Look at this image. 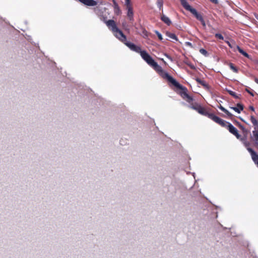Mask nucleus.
I'll list each match as a JSON object with an SVG mask.
<instances>
[{
  "label": "nucleus",
  "instance_id": "15",
  "mask_svg": "<svg viewBox=\"0 0 258 258\" xmlns=\"http://www.w3.org/2000/svg\"><path fill=\"white\" fill-rule=\"evenodd\" d=\"M251 139L253 141H258V129H254Z\"/></svg>",
  "mask_w": 258,
  "mask_h": 258
},
{
  "label": "nucleus",
  "instance_id": "1",
  "mask_svg": "<svg viewBox=\"0 0 258 258\" xmlns=\"http://www.w3.org/2000/svg\"><path fill=\"white\" fill-rule=\"evenodd\" d=\"M113 35L120 41L123 42L131 50L140 54L142 58L151 67L156 65V62L145 50H142L141 47L137 46L134 43L128 42L126 40V37L123 32L119 29L113 33Z\"/></svg>",
  "mask_w": 258,
  "mask_h": 258
},
{
  "label": "nucleus",
  "instance_id": "20",
  "mask_svg": "<svg viewBox=\"0 0 258 258\" xmlns=\"http://www.w3.org/2000/svg\"><path fill=\"white\" fill-rule=\"evenodd\" d=\"M189 104H190V105L189 106V108H190L194 110H195L196 111L198 110V108H199V107L201 106V105L198 103H192L191 102Z\"/></svg>",
  "mask_w": 258,
  "mask_h": 258
},
{
  "label": "nucleus",
  "instance_id": "17",
  "mask_svg": "<svg viewBox=\"0 0 258 258\" xmlns=\"http://www.w3.org/2000/svg\"><path fill=\"white\" fill-rule=\"evenodd\" d=\"M250 121L254 125V129H258V121L253 116H250Z\"/></svg>",
  "mask_w": 258,
  "mask_h": 258
},
{
  "label": "nucleus",
  "instance_id": "41",
  "mask_svg": "<svg viewBox=\"0 0 258 258\" xmlns=\"http://www.w3.org/2000/svg\"><path fill=\"white\" fill-rule=\"evenodd\" d=\"M254 81L255 82V83L258 84V79L257 78H254Z\"/></svg>",
  "mask_w": 258,
  "mask_h": 258
},
{
  "label": "nucleus",
  "instance_id": "42",
  "mask_svg": "<svg viewBox=\"0 0 258 258\" xmlns=\"http://www.w3.org/2000/svg\"><path fill=\"white\" fill-rule=\"evenodd\" d=\"M255 18L258 20V15L257 14H254Z\"/></svg>",
  "mask_w": 258,
  "mask_h": 258
},
{
  "label": "nucleus",
  "instance_id": "2",
  "mask_svg": "<svg viewBox=\"0 0 258 258\" xmlns=\"http://www.w3.org/2000/svg\"><path fill=\"white\" fill-rule=\"evenodd\" d=\"M156 65L157 67L152 66L151 67H152L157 73H158L162 78L167 80L174 86L180 89L181 91L179 92V94L183 99L185 100L189 103H190L191 102H192L193 98L191 96L188 94L187 88L180 85L172 76L169 75L168 73L164 71L162 67L159 66L157 62Z\"/></svg>",
  "mask_w": 258,
  "mask_h": 258
},
{
  "label": "nucleus",
  "instance_id": "31",
  "mask_svg": "<svg viewBox=\"0 0 258 258\" xmlns=\"http://www.w3.org/2000/svg\"><path fill=\"white\" fill-rule=\"evenodd\" d=\"M230 108L231 109H233V110H234L235 112H237L238 113H240L241 112L240 110H239V109L236 107H230Z\"/></svg>",
  "mask_w": 258,
  "mask_h": 258
},
{
  "label": "nucleus",
  "instance_id": "10",
  "mask_svg": "<svg viewBox=\"0 0 258 258\" xmlns=\"http://www.w3.org/2000/svg\"><path fill=\"white\" fill-rule=\"evenodd\" d=\"M160 19L163 22H164L167 26H170L172 24V22H171V20H170V19L167 16H166L165 15H164L163 14V12L161 14Z\"/></svg>",
  "mask_w": 258,
  "mask_h": 258
},
{
  "label": "nucleus",
  "instance_id": "32",
  "mask_svg": "<svg viewBox=\"0 0 258 258\" xmlns=\"http://www.w3.org/2000/svg\"><path fill=\"white\" fill-rule=\"evenodd\" d=\"M239 109V110H240V111H241L242 110H243V108H244V107H243V105L240 103H237V107Z\"/></svg>",
  "mask_w": 258,
  "mask_h": 258
},
{
  "label": "nucleus",
  "instance_id": "27",
  "mask_svg": "<svg viewBox=\"0 0 258 258\" xmlns=\"http://www.w3.org/2000/svg\"><path fill=\"white\" fill-rule=\"evenodd\" d=\"M185 64H186L187 66H188L190 69H195V67L194 64H192L191 62H189L188 61H184Z\"/></svg>",
  "mask_w": 258,
  "mask_h": 258
},
{
  "label": "nucleus",
  "instance_id": "28",
  "mask_svg": "<svg viewBox=\"0 0 258 258\" xmlns=\"http://www.w3.org/2000/svg\"><path fill=\"white\" fill-rule=\"evenodd\" d=\"M124 1H125L124 5H125V7L133 6L131 2V0H124Z\"/></svg>",
  "mask_w": 258,
  "mask_h": 258
},
{
  "label": "nucleus",
  "instance_id": "12",
  "mask_svg": "<svg viewBox=\"0 0 258 258\" xmlns=\"http://www.w3.org/2000/svg\"><path fill=\"white\" fill-rule=\"evenodd\" d=\"M80 2L83 3L85 5L88 6H95L97 3L94 0H78Z\"/></svg>",
  "mask_w": 258,
  "mask_h": 258
},
{
  "label": "nucleus",
  "instance_id": "37",
  "mask_svg": "<svg viewBox=\"0 0 258 258\" xmlns=\"http://www.w3.org/2000/svg\"><path fill=\"white\" fill-rule=\"evenodd\" d=\"M244 146L247 148H249L248 146L249 145V143L248 142H247L246 141H245L244 142Z\"/></svg>",
  "mask_w": 258,
  "mask_h": 258
},
{
  "label": "nucleus",
  "instance_id": "44",
  "mask_svg": "<svg viewBox=\"0 0 258 258\" xmlns=\"http://www.w3.org/2000/svg\"><path fill=\"white\" fill-rule=\"evenodd\" d=\"M255 164L258 167V162H256Z\"/></svg>",
  "mask_w": 258,
  "mask_h": 258
},
{
  "label": "nucleus",
  "instance_id": "24",
  "mask_svg": "<svg viewBox=\"0 0 258 258\" xmlns=\"http://www.w3.org/2000/svg\"><path fill=\"white\" fill-rule=\"evenodd\" d=\"M227 91H228V93L230 95L233 96L234 98H240V94H237L235 92H233L231 90H228Z\"/></svg>",
  "mask_w": 258,
  "mask_h": 258
},
{
  "label": "nucleus",
  "instance_id": "9",
  "mask_svg": "<svg viewBox=\"0 0 258 258\" xmlns=\"http://www.w3.org/2000/svg\"><path fill=\"white\" fill-rule=\"evenodd\" d=\"M247 150L250 153L251 158L254 163L258 162V154L251 148H247Z\"/></svg>",
  "mask_w": 258,
  "mask_h": 258
},
{
  "label": "nucleus",
  "instance_id": "5",
  "mask_svg": "<svg viewBox=\"0 0 258 258\" xmlns=\"http://www.w3.org/2000/svg\"><path fill=\"white\" fill-rule=\"evenodd\" d=\"M226 127L228 130L229 132L234 135L237 138V139H240V140L242 141H245L244 138H240L241 136L239 134L237 130L231 123L228 122L227 126Z\"/></svg>",
  "mask_w": 258,
  "mask_h": 258
},
{
  "label": "nucleus",
  "instance_id": "40",
  "mask_svg": "<svg viewBox=\"0 0 258 258\" xmlns=\"http://www.w3.org/2000/svg\"><path fill=\"white\" fill-rule=\"evenodd\" d=\"M249 109H250V110H251L252 111H254V107H253V106H250V107H249Z\"/></svg>",
  "mask_w": 258,
  "mask_h": 258
},
{
  "label": "nucleus",
  "instance_id": "30",
  "mask_svg": "<svg viewBox=\"0 0 258 258\" xmlns=\"http://www.w3.org/2000/svg\"><path fill=\"white\" fill-rule=\"evenodd\" d=\"M215 36L217 38H218L219 39H221V40L224 39L223 36L220 33H216Z\"/></svg>",
  "mask_w": 258,
  "mask_h": 258
},
{
  "label": "nucleus",
  "instance_id": "22",
  "mask_svg": "<svg viewBox=\"0 0 258 258\" xmlns=\"http://www.w3.org/2000/svg\"><path fill=\"white\" fill-rule=\"evenodd\" d=\"M230 69L234 73H237L238 72V69L236 68L234 64L231 62H229L228 64Z\"/></svg>",
  "mask_w": 258,
  "mask_h": 258
},
{
  "label": "nucleus",
  "instance_id": "4",
  "mask_svg": "<svg viewBox=\"0 0 258 258\" xmlns=\"http://www.w3.org/2000/svg\"><path fill=\"white\" fill-rule=\"evenodd\" d=\"M216 123L219 124L222 127H226L228 122L221 119L218 116L215 115L214 114L211 113L210 115H209V117Z\"/></svg>",
  "mask_w": 258,
  "mask_h": 258
},
{
  "label": "nucleus",
  "instance_id": "39",
  "mask_svg": "<svg viewBox=\"0 0 258 258\" xmlns=\"http://www.w3.org/2000/svg\"><path fill=\"white\" fill-rule=\"evenodd\" d=\"M254 146L258 148V141H254Z\"/></svg>",
  "mask_w": 258,
  "mask_h": 258
},
{
  "label": "nucleus",
  "instance_id": "33",
  "mask_svg": "<svg viewBox=\"0 0 258 258\" xmlns=\"http://www.w3.org/2000/svg\"><path fill=\"white\" fill-rule=\"evenodd\" d=\"M180 1L183 7L186 5L187 4H188V3L187 2L186 0H180Z\"/></svg>",
  "mask_w": 258,
  "mask_h": 258
},
{
  "label": "nucleus",
  "instance_id": "35",
  "mask_svg": "<svg viewBox=\"0 0 258 258\" xmlns=\"http://www.w3.org/2000/svg\"><path fill=\"white\" fill-rule=\"evenodd\" d=\"M212 3L214 4H218V0H209Z\"/></svg>",
  "mask_w": 258,
  "mask_h": 258
},
{
  "label": "nucleus",
  "instance_id": "16",
  "mask_svg": "<svg viewBox=\"0 0 258 258\" xmlns=\"http://www.w3.org/2000/svg\"><path fill=\"white\" fill-rule=\"evenodd\" d=\"M219 108L223 112H224L225 114H226L227 115V116L229 117V118H231L232 116H233V114H231L230 112H229L226 109H225L224 107H223L222 105H220V106H219Z\"/></svg>",
  "mask_w": 258,
  "mask_h": 258
},
{
  "label": "nucleus",
  "instance_id": "25",
  "mask_svg": "<svg viewBox=\"0 0 258 258\" xmlns=\"http://www.w3.org/2000/svg\"><path fill=\"white\" fill-rule=\"evenodd\" d=\"M199 51L201 54L204 55L205 56H208L209 55L208 51L204 48H201L199 50Z\"/></svg>",
  "mask_w": 258,
  "mask_h": 258
},
{
  "label": "nucleus",
  "instance_id": "18",
  "mask_svg": "<svg viewBox=\"0 0 258 258\" xmlns=\"http://www.w3.org/2000/svg\"><path fill=\"white\" fill-rule=\"evenodd\" d=\"M166 35L170 38L176 41L178 40L177 37L174 33H171L170 32H166Z\"/></svg>",
  "mask_w": 258,
  "mask_h": 258
},
{
  "label": "nucleus",
  "instance_id": "13",
  "mask_svg": "<svg viewBox=\"0 0 258 258\" xmlns=\"http://www.w3.org/2000/svg\"><path fill=\"white\" fill-rule=\"evenodd\" d=\"M197 111L200 114L207 116L208 117H209V115L211 114V113L208 112V111L201 105L198 108Z\"/></svg>",
  "mask_w": 258,
  "mask_h": 258
},
{
  "label": "nucleus",
  "instance_id": "14",
  "mask_svg": "<svg viewBox=\"0 0 258 258\" xmlns=\"http://www.w3.org/2000/svg\"><path fill=\"white\" fill-rule=\"evenodd\" d=\"M196 81L199 84L202 85L205 89H208L209 88V85L204 80H202L200 78H197L196 79Z\"/></svg>",
  "mask_w": 258,
  "mask_h": 258
},
{
  "label": "nucleus",
  "instance_id": "21",
  "mask_svg": "<svg viewBox=\"0 0 258 258\" xmlns=\"http://www.w3.org/2000/svg\"><path fill=\"white\" fill-rule=\"evenodd\" d=\"M189 104H190V105L189 106V108H190L194 110H195L196 111L198 110V108H199V107L201 106V105L198 103H192L191 102Z\"/></svg>",
  "mask_w": 258,
  "mask_h": 258
},
{
  "label": "nucleus",
  "instance_id": "36",
  "mask_svg": "<svg viewBox=\"0 0 258 258\" xmlns=\"http://www.w3.org/2000/svg\"><path fill=\"white\" fill-rule=\"evenodd\" d=\"M200 22H201L202 25L204 27H206V23H205V21L204 19H203V20H201Z\"/></svg>",
  "mask_w": 258,
  "mask_h": 258
},
{
  "label": "nucleus",
  "instance_id": "29",
  "mask_svg": "<svg viewBox=\"0 0 258 258\" xmlns=\"http://www.w3.org/2000/svg\"><path fill=\"white\" fill-rule=\"evenodd\" d=\"M155 33L159 40H162L163 39L162 36L160 33H159L158 31H155Z\"/></svg>",
  "mask_w": 258,
  "mask_h": 258
},
{
  "label": "nucleus",
  "instance_id": "11",
  "mask_svg": "<svg viewBox=\"0 0 258 258\" xmlns=\"http://www.w3.org/2000/svg\"><path fill=\"white\" fill-rule=\"evenodd\" d=\"M113 7L114 12L116 15H120L121 14V11L116 2L113 0Z\"/></svg>",
  "mask_w": 258,
  "mask_h": 258
},
{
  "label": "nucleus",
  "instance_id": "23",
  "mask_svg": "<svg viewBox=\"0 0 258 258\" xmlns=\"http://www.w3.org/2000/svg\"><path fill=\"white\" fill-rule=\"evenodd\" d=\"M157 6L160 10L163 12V0H157L156 2Z\"/></svg>",
  "mask_w": 258,
  "mask_h": 258
},
{
  "label": "nucleus",
  "instance_id": "26",
  "mask_svg": "<svg viewBox=\"0 0 258 258\" xmlns=\"http://www.w3.org/2000/svg\"><path fill=\"white\" fill-rule=\"evenodd\" d=\"M245 91L249 93L251 96H254L256 93L250 88H246Z\"/></svg>",
  "mask_w": 258,
  "mask_h": 258
},
{
  "label": "nucleus",
  "instance_id": "8",
  "mask_svg": "<svg viewBox=\"0 0 258 258\" xmlns=\"http://www.w3.org/2000/svg\"><path fill=\"white\" fill-rule=\"evenodd\" d=\"M126 10H127V17L130 21H134V11L133 6L126 7Z\"/></svg>",
  "mask_w": 258,
  "mask_h": 258
},
{
  "label": "nucleus",
  "instance_id": "38",
  "mask_svg": "<svg viewBox=\"0 0 258 258\" xmlns=\"http://www.w3.org/2000/svg\"><path fill=\"white\" fill-rule=\"evenodd\" d=\"M225 42L228 45V46L230 48H232V46L231 45L230 42L229 41H225Z\"/></svg>",
  "mask_w": 258,
  "mask_h": 258
},
{
  "label": "nucleus",
  "instance_id": "3",
  "mask_svg": "<svg viewBox=\"0 0 258 258\" xmlns=\"http://www.w3.org/2000/svg\"><path fill=\"white\" fill-rule=\"evenodd\" d=\"M156 65L157 67L152 66L151 67H152L157 73H158L162 78L167 80L174 86L180 89L181 91L179 92V94L183 99L185 100L189 103H190L191 102H192L193 98L191 96L188 94L187 88L180 85L172 76L169 75L168 73L164 71L162 67L159 66L157 62Z\"/></svg>",
  "mask_w": 258,
  "mask_h": 258
},
{
  "label": "nucleus",
  "instance_id": "7",
  "mask_svg": "<svg viewBox=\"0 0 258 258\" xmlns=\"http://www.w3.org/2000/svg\"><path fill=\"white\" fill-rule=\"evenodd\" d=\"M105 23L108 29L111 30L112 33H114V32L117 31L118 29L116 26L115 22L113 20L105 21Z\"/></svg>",
  "mask_w": 258,
  "mask_h": 258
},
{
  "label": "nucleus",
  "instance_id": "43",
  "mask_svg": "<svg viewBox=\"0 0 258 258\" xmlns=\"http://www.w3.org/2000/svg\"><path fill=\"white\" fill-rule=\"evenodd\" d=\"M240 127H241L242 130H244V127H243V126L240 125Z\"/></svg>",
  "mask_w": 258,
  "mask_h": 258
},
{
  "label": "nucleus",
  "instance_id": "19",
  "mask_svg": "<svg viewBox=\"0 0 258 258\" xmlns=\"http://www.w3.org/2000/svg\"><path fill=\"white\" fill-rule=\"evenodd\" d=\"M237 49L239 52L241 54H242L243 55H244V56L248 58H250L249 55L247 52L244 51L242 49H241L239 46H237Z\"/></svg>",
  "mask_w": 258,
  "mask_h": 258
},
{
  "label": "nucleus",
  "instance_id": "34",
  "mask_svg": "<svg viewBox=\"0 0 258 258\" xmlns=\"http://www.w3.org/2000/svg\"><path fill=\"white\" fill-rule=\"evenodd\" d=\"M186 46H188L191 48H192L193 47V46H192V44L191 42H186Z\"/></svg>",
  "mask_w": 258,
  "mask_h": 258
},
{
  "label": "nucleus",
  "instance_id": "6",
  "mask_svg": "<svg viewBox=\"0 0 258 258\" xmlns=\"http://www.w3.org/2000/svg\"><path fill=\"white\" fill-rule=\"evenodd\" d=\"M183 8L186 10L188 11L191 13H192L196 17V18L200 21L203 20V18L202 15L201 14L199 13L195 9L192 8L188 4L184 6Z\"/></svg>",
  "mask_w": 258,
  "mask_h": 258
}]
</instances>
